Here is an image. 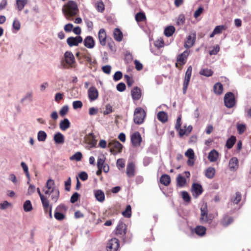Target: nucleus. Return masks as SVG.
Segmentation results:
<instances>
[{
	"label": "nucleus",
	"instance_id": "obj_28",
	"mask_svg": "<svg viewBox=\"0 0 251 251\" xmlns=\"http://www.w3.org/2000/svg\"><path fill=\"white\" fill-rule=\"evenodd\" d=\"M160 182L165 186H168L171 182V178L168 175H163L160 177Z\"/></svg>",
	"mask_w": 251,
	"mask_h": 251
},
{
	"label": "nucleus",
	"instance_id": "obj_34",
	"mask_svg": "<svg viewBox=\"0 0 251 251\" xmlns=\"http://www.w3.org/2000/svg\"><path fill=\"white\" fill-rule=\"evenodd\" d=\"M28 2L27 0H16V7L19 11H21L23 9L25 5Z\"/></svg>",
	"mask_w": 251,
	"mask_h": 251
},
{
	"label": "nucleus",
	"instance_id": "obj_61",
	"mask_svg": "<svg viewBox=\"0 0 251 251\" xmlns=\"http://www.w3.org/2000/svg\"><path fill=\"white\" fill-rule=\"evenodd\" d=\"M116 164L119 169L124 168L125 166V161L122 159H118L117 161Z\"/></svg>",
	"mask_w": 251,
	"mask_h": 251
},
{
	"label": "nucleus",
	"instance_id": "obj_27",
	"mask_svg": "<svg viewBox=\"0 0 251 251\" xmlns=\"http://www.w3.org/2000/svg\"><path fill=\"white\" fill-rule=\"evenodd\" d=\"M70 126V122L68 119H64L59 124L60 128L63 131L66 130Z\"/></svg>",
	"mask_w": 251,
	"mask_h": 251
},
{
	"label": "nucleus",
	"instance_id": "obj_43",
	"mask_svg": "<svg viewBox=\"0 0 251 251\" xmlns=\"http://www.w3.org/2000/svg\"><path fill=\"white\" fill-rule=\"evenodd\" d=\"M21 166L22 167L24 173L27 178L28 179V180H30V175L28 172V167L26 164L24 162H22L21 163Z\"/></svg>",
	"mask_w": 251,
	"mask_h": 251
},
{
	"label": "nucleus",
	"instance_id": "obj_6",
	"mask_svg": "<svg viewBox=\"0 0 251 251\" xmlns=\"http://www.w3.org/2000/svg\"><path fill=\"white\" fill-rule=\"evenodd\" d=\"M213 217L208 215V210L206 205L201 208V222L202 223H210L212 220Z\"/></svg>",
	"mask_w": 251,
	"mask_h": 251
},
{
	"label": "nucleus",
	"instance_id": "obj_37",
	"mask_svg": "<svg viewBox=\"0 0 251 251\" xmlns=\"http://www.w3.org/2000/svg\"><path fill=\"white\" fill-rule=\"evenodd\" d=\"M47 134L43 130H40L37 133V139L39 142H45L47 139Z\"/></svg>",
	"mask_w": 251,
	"mask_h": 251
},
{
	"label": "nucleus",
	"instance_id": "obj_5",
	"mask_svg": "<svg viewBox=\"0 0 251 251\" xmlns=\"http://www.w3.org/2000/svg\"><path fill=\"white\" fill-rule=\"evenodd\" d=\"M224 102L227 108H232L235 104V100L234 94L232 92H228L224 97Z\"/></svg>",
	"mask_w": 251,
	"mask_h": 251
},
{
	"label": "nucleus",
	"instance_id": "obj_13",
	"mask_svg": "<svg viewBox=\"0 0 251 251\" xmlns=\"http://www.w3.org/2000/svg\"><path fill=\"white\" fill-rule=\"evenodd\" d=\"M88 95L90 101L95 100L98 98L99 93L95 87H91L88 91Z\"/></svg>",
	"mask_w": 251,
	"mask_h": 251
},
{
	"label": "nucleus",
	"instance_id": "obj_36",
	"mask_svg": "<svg viewBox=\"0 0 251 251\" xmlns=\"http://www.w3.org/2000/svg\"><path fill=\"white\" fill-rule=\"evenodd\" d=\"M214 92L217 95L222 93L223 90V85L221 83H216L213 87Z\"/></svg>",
	"mask_w": 251,
	"mask_h": 251
},
{
	"label": "nucleus",
	"instance_id": "obj_39",
	"mask_svg": "<svg viewBox=\"0 0 251 251\" xmlns=\"http://www.w3.org/2000/svg\"><path fill=\"white\" fill-rule=\"evenodd\" d=\"M236 139L234 136H231L227 139L226 143V147L227 149H231L235 143Z\"/></svg>",
	"mask_w": 251,
	"mask_h": 251
},
{
	"label": "nucleus",
	"instance_id": "obj_19",
	"mask_svg": "<svg viewBox=\"0 0 251 251\" xmlns=\"http://www.w3.org/2000/svg\"><path fill=\"white\" fill-rule=\"evenodd\" d=\"M53 140L56 144H63L65 142L64 136L60 132H57L54 135Z\"/></svg>",
	"mask_w": 251,
	"mask_h": 251
},
{
	"label": "nucleus",
	"instance_id": "obj_58",
	"mask_svg": "<svg viewBox=\"0 0 251 251\" xmlns=\"http://www.w3.org/2000/svg\"><path fill=\"white\" fill-rule=\"evenodd\" d=\"M105 159L104 157H99L97 161V167L98 169L102 168L103 165H104Z\"/></svg>",
	"mask_w": 251,
	"mask_h": 251
},
{
	"label": "nucleus",
	"instance_id": "obj_63",
	"mask_svg": "<svg viewBox=\"0 0 251 251\" xmlns=\"http://www.w3.org/2000/svg\"><path fill=\"white\" fill-rule=\"evenodd\" d=\"M69 110V107L67 105L63 106L59 111V113L61 116H65Z\"/></svg>",
	"mask_w": 251,
	"mask_h": 251
},
{
	"label": "nucleus",
	"instance_id": "obj_40",
	"mask_svg": "<svg viewBox=\"0 0 251 251\" xmlns=\"http://www.w3.org/2000/svg\"><path fill=\"white\" fill-rule=\"evenodd\" d=\"M175 28L173 26H169L165 28L164 34L167 37L171 36L175 32Z\"/></svg>",
	"mask_w": 251,
	"mask_h": 251
},
{
	"label": "nucleus",
	"instance_id": "obj_17",
	"mask_svg": "<svg viewBox=\"0 0 251 251\" xmlns=\"http://www.w3.org/2000/svg\"><path fill=\"white\" fill-rule=\"evenodd\" d=\"M98 37L100 45L102 46H105L106 45V35L104 29L101 28L99 30Z\"/></svg>",
	"mask_w": 251,
	"mask_h": 251
},
{
	"label": "nucleus",
	"instance_id": "obj_23",
	"mask_svg": "<svg viewBox=\"0 0 251 251\" xmlns=\"http://www.w3.org/2000/svg\"><path fill=\"white\" fill-rule=\"evenodd\" d=\"M86 141L91 148L95 147L97 144V140L95 139V135L92 133H90L88 135Z\"/></svg>",
	"mask_w": 251,
	"mask_h": 251
},
{
	"label": "nucleus",
	"instance_id": "obj_4",
	"mask_svg": "<svg viewBox=\"0 0 251 251\" xmlns=\"http://www.w3.org/2000/svg\"><path fill=\"white\" fill-rule=\"evenodd\" d=\"M108 147L110 148V151L115 155L121 152L123 145L118 141H111L108 143Z\"/></svg>",
	"mask_w": 251,
	"mask_h": 251
},
{
	"label": "nucleus",
	"instance_id": "obj_26",
	"mask_svg": "<svg viewBox=\"0 0 251 251\" xmlns=\"http://www.w3.org/2000/svg\"><path fill=\"white\" fill-rule=\"evenodd\" d=\"M59 195L60 193L58 188L53 189V190H51L50 195H51L50 197L51 200L54 202H56L59 197Z\"/></svg>",
	"mask_w": 251,
	"mask_h": 251
},
{
	"label": "nucleus",
	"instance_id": "obj_47",
	"mask_svg": "<svg viewBox=\"0 0 251 251\" xmlns=\"http://www.w3.org/2000/svg\"><path fill=\"white\" fill-rule=\"evenodd\" d=\"M135 19L137 22H142L146 19V15L143 12H138L135 16Z\"/></svg>",
	"mask_w": 251,
	"mask_h": 251
},
{
	"label": "nucleus",
	"instance_id": "obj_49",
	"mask_svg": "<svg viewBox=\"0 0 251 251\" xmlns=\"http://www.w3.org/2000/svg\"><path fill=\"white\" fill-rule=\"evenodd\" d=\"M41 201L44 209H46L47 208H48V207L50 206L49 204V201L48 200V199L45 197L42 198V199H41Z\"/></svg>",
	"mask_w": 251,
	"mask_h": 251
},
{
	"label": "nucleus",
	"instance_id": "obj_57",
	"mask_svg": "<svg viewBox=\"0 0 251 251\" xmlns=\"http://www.w3.org/2000/svg\"><path fill=\"white\" fill-rule=\"evenodd\" d=\"M96 8L99 12H102L104 10V5L102 1H98L96 3Z\"/></svg>",
	"mask_w": 251,
	"mask_h": 251
},
{
	"label": "nucleus",
	"instance_id": "obj_18",
	"mask_svg": "<svg viewBox=\"0 0 251 251\" xmlns=\"http://www.w3.org/2000/svg\"><path fill=\"white\" fill-rule=\"evenodd\" d=\"M84 46L88 49H92L94 47L95 43L92 36H87L84 40Z\"/></svg>",
	"mask_w": 251,
	"mask_h": 251
},
{
	"label": "nucleus",
	"instance_id": "obj_64",
	"mask_svg": "<svg viewBox=\"0 0 251 251\" xmlns=\"http://www.w3.org/2000/svg\"><path fill=\"white\" fill-rule=\"evenodd\" d=\"M124 77L126 80L127 85L129 87L131 86L133 83V80L132 78L127 75H125Z\"/></svg>",
	"mask_w": 251,
	"mask_h": 251
},
{
	"label": "nucleus",
	"instance_id": "obj_52",
	"mask_svg": "<svg viewBox=\"0 0 251 251\" xmlns=\"http://www.w3.org/2000/svg\"><path fill=\"white\" fill-rule=\"evenodd\" d=\"M11 206L12 204L11 203L8 202L6 201H5L2 202L0 203V209L4 210L7 209L9 207H11Z\"/></svg>",
	"mask_w": 251,
	"mask_h": 251
},
{
	"label": "nucleus",
	"instance_id": "obj_59",
	"mask_svg": "<svg viewBox=\"0 0 251 251\" xmlns=\"http://www.w3.org/2000/svg\"><path fill=\"white\" fill-rule=\"evenodd\" d=\"M123 74L121 71L116 72L113 75V79L117 81L121 79L122 77Z\"/></svg>",
	"mask_w": 251,
	"mask_h": 251
},
{
	"label": "nucleus",
	"instance_id": "obj_51",
	"mask_svg": "<svg viewBox=\"0 0 251 251\" xmlns=\"http://www.w3.org/2000/svg\"><path fill=\"white\" fill-rule=\"evenodd\" d=\"M237 129L238 133L239 134H242L245 132L246 129V125L244 124H237Z\"/></svg>",
	"mask_w": 251,
	"mask_h": 251
},
{
	"label": "nucleus",
	"instance_id": "obj_50",
	"mask_svg": "<svg viewBox=\"0 0 251 251\" xmlns=\"http://www.w3.org/2000/svg\"><path fill=\"white\" fill-rule=\"evenodd\" d=\"M185 21V16L183 14H180L177 19L176 24L178 25H182L184 24Z\"/></svg>",
	"mask_w": 251,
	"mask_h": 251
},
{
	"label": "nucleus",
	"instance_id": "obj_20",
	"mask_svg": "<svg viewBox=\"0 0 251 251\" xmlns=\"http://www.w3.org/2000/svg\"><path fill=\"white\" fill-rule=\"evenodd\" d=\"M131 96L134 100H138L141 96V91L140 88L137 87H134L131 90Z\"/></svg>",
	"mask_w": 251,
	"mask_h": 251
},
{
	"label": "nucleus",
	"instance_id": "obj_56",
	"mask_svg": "<svg viewBox=\"0 0 251 251\" xmlns=\"http://www.w3.org/2000/svg\"><path fill=\"white\" fill-rule=\"evenodd\" d=\"M79 196L80 195L78 193L75 192L74 193L70 199L71 202L72 203H75L76 201H77Z\"/></svg>",
	"mask_w": 251,
	"mask_h": 251
},
{
	"label": "nucleus",
	"instance_id": "obj_11",
	"mask_svg": "<svg viewBox=\"0 0 251 251\" xmlns=\"http://www.w3.org/2000/svg\"><path fill=\"white\" fill-rule=\"evenodd\" d=\"M131 141L134 146H139L142 141V138L139 132H136L132 134L131 135Z\"/></svg>",
	"mask_w": 251,
	"mask_h": 251
},
{
	"label": "nucleus",
	"instance_id": "obj_16",
	"mask_svg": "<svg viewBox=\"0 0 251 251\" xmlns=\"http://www.w3.org/2000/svg\"><path fill=\"white\" fill-rule=\"evenodd\" d=\"M116 233L121 235H125L126 233V225L121 221L119 222L117 226Z\"/></svg>",
	"mask_w": 251,
	"mask_h": 251
},
{
	"label": "nucleus",
	"instance_id": "obj_60",
	"mask_svg": "<svg viewBox=\"0 0 251 251\" xmlns=\"http://www.w3.org/2000/svg\"><path fill=\"white\" fill-rule=\"evenodd\" d=\"M12 26L16 30H19L21 27V25L19 20L17 19H15L13 22Z\"/></svg>",
	"mask_w": 251,
	"mask_h": 251
},
{
	"label": "nucleus",
	"instance_id": "obj_45",
	"mask_svg": "<svg viewBox=\"0 0 251 251\" xmlns=\"http://www.w3.org/2000/svg\"><path fill=\"white\" fill-rule=\"evenodd\" d=\"M82 157V153L78 151L75 152L73 155L71 156L70 157V159L71 160H76L77 161H79L81 160Z\"/></svg>",
	"mask_w": 251,
	"mask_h": 251
},
{
	"label": "nucleus",
	"instance_id": "obj_33",
	"mask_svg": "<svg viewBox=\"0 0 251 251\" xmlns=\"http://www.w3.org/2000/svg\"><path fill=\"white\" fill-rule=\"evenodd\" d=\"M184 128H186L185 131H183V129H180L179 131V135L180 137H182L183 135H188L192 130V126H189L187 127L186 126H184Z\"/></svg>",
	"mask_w": 251,
	"mask_h": 251
},
{
	"label": "nucleus",
	"instance_id": "obj_54",
	"mask_svg": "<svg viewBox=\"0 0 251 251\" xmlns=\"http://www.w3.org/2000/svg\"><path fill=\"white\" fill-rule=\"evenodd\" d=\"M185 155L189 159H194V152L192 149H189L187 150V151L185 152Z\"/></svg>",
	"mask_w": 251,
	"mask_h": 251
},
{
	"label": "nucleus",
	"instance_id": "obj_41",
	"mask_svg": "<svg viewBox=\"0 0 251 251\" xmlns=\"http://www.w3.org/2000/svg\"><path fill=\"white\" fill-rule=\"evenodd\" d=\"M24 210L25 212H30L32 210V205L29 200H26L23 205Z\"/></svg>",
	"mask_w": 251,
	"mask_h": 251
},
{
	"label": "nucleus",
	"instance_id": "obj_15",
	"mask_svg": "<svg viewBox=\"0 0 251 251\" xmlns=\"http://www.w3.org/2000/svg\"><path fill=\"white\" fill-rule=\"evenodd\" d=\"M126 173L128 177H132L135 175V165L133 162L128 163Z\"/></svg>",
	"mask_w": 251,
	"mask_h": 251
},
{
	"label": "nucleus",
	"instance_id": "obj_25",
	"mask_svg": "<svg viewBox=\"0 0 251 251\" xmlns=\"http://www.w3.org/2000/svg\"><path fill=\"white\" fill-rule=\"evenodd\" d=\"M233 221V218L227 215H225L221 221V224L225 227L228 226Z\"/></svg>",
	"mask_w": 251,
	"mask_h": 251
},
{
	"label": "nucleus",
	"instance_id": "obj_10",
	"mask_svg": "<svg viewBox=\"0 0 251 251\" xmlns=\"http://www.w3.org/2000/svg\"><path fill=\"white\" fill-rule=\"evenodd\" d=\"M120 246L119 241L117 238H112L108 244V251H117Z\"/></svg>",
	"mask_w": 251,
	"mask_h": 251
},
{
	"label": "nucleus",
	"instance_id": "obj_62",
	"mask_svg": "<svg viewBox=\"0 0 251 251\" xmlns=\"http://www.w3.org/2000/svg\"><path fill=\"white\" fill-rule=\"evenodd\" d=\"M225 26L224 25H218L215 27L213 31L216 34H220L222 32V30L225 29Z\"/></svg>",
	"mask_w": 251,
	"mask_h": 251
},
{
	"label": "nucleus",
	"instance_id": "obj_42",
	"mask_svg": "<svg viewBox=\"0 0 251 251\" xmlns=\"http://www.w3.org/2000/svg\"><path fill=\"white\" fill-rule=\"evenodd\" d=\"M200 74L203 76L209 77L211 76L213 72L211 69H202L200 71Z\"/></svg>",
	"mask_w": 251,
	"mask_h": 251
},
{
	"label": "nucleus",
	"instance_id": "obj_30",
	"mask_svg": "<svg viewBox=\"0 0 251 251\" xmlns=\"http://www.w3.org/2000/svg\"><path fill=\"white\" fill-rule=\"evenodd\" d=\"M113 35L114 39L118 41H121L123 39V33L118 28L114 29L113 31Z\"/></svg>",
	"mask_w": 251,
	"mask_h": 251
},
{
	"label": "nucleus",
	"instance_id": "obj_21",
	"mask_svg": "<svg viewBox=\"0 0 251 251\" xmlns=\"http://www.w3.org/2000/svg\"><path fill=\"white\" fill-rule=\"evenodd\" d=\"M94 195L97 200L100 202H103L105 200L104 193L101 190L94 191Z\"/></svg>",
	"mask_w": 251,
	"mask_h": 251
},
{
	"label": "nucleus",
	"instance_id": "obj_44",
	"mask_svg": "<svg viewBox=\"0 0 251 251\" xmlns=\"http://www.w3.org/2000/svg\"><path fill=\"white\" fill-rule=\"evenodd\" d=\"M241 194L239 192L236 193V196L233 197L231 199V202L233 204H238L241 201Z\"/></svg>",
	"mask_w": 251,
	"mask_h": 251
},
{
	"label": "nucleus",
	"instance_id": "obj_29",
	"mask_svg": "<svg viewBox=\"0 0 251 251\" xmlns=\"http://www.w3.org/2000/svg\"><path fill=\"white\" fill-rule=\"evenodd\" d=\"M195 232L200 236H203L205 235L206 229L203 226H198L195 228Z\"/></svg>",
	"mask_w": 251,
	"mask_h": 251
},
{
	"label": "nucleus",
	"instance_id": "obj_55",
	"mask_svg": "<svg viewBox=\"0 0 251 251\" xmlns=\"http://www.w3.org/2000/svg\"><path fill=\"white\" fill-rule=\"evenodd\" d=\"M83 106L82 102L80 100L74 101L73 102V107L75 109L81 108Z\"/></svg>",
	"mask_w": 251,
	"mask_h": 251
},
{
	"label": "nucleus",
	"instance_id": "obj_7",
	"mask_svg": "<svg viewBox=\"0 0 251 251\" xmlns=\"http://www.w3.org/2000/svg\"><path fill=\"white\" fill-rule=\"evenodd\" d=\"M192 72V67L190 66L188 67L185 75V78L183 84V93L185 94L186 92Z\"/></svg>",
	"mask_w": 251,
	"mask_h": 251
},
{
	"label": "nucleus",
	"instance_id": "obj_24",
	"mask_svg": "<svg viewBox=\"0 0 251 251\" xmlns=\"http://www.w3.org/2000/svg\"><path fill=\"white\" fill-rule=\"evenodd\" d=\"M238 167V160L237 158L234 157L231 158L229 162V167L231 170H236Z\"/></svg>",
	"mask_w": 251,
	"mask_h": 251
},
{
	"label": "nucleus",
	"instance_id": "obj_53",
	"mask_svg": "<svg viewBox=\"0 0 251 251\" xmlns=\"http://www.w3.org/2000/svg\"><path fill=\"white\" fill-rule=\"evenodd\" d=\"M54 216L56 220L59 221H61L65 218V215L59 212V211L55 210Z\"/></svg>",
	"mask_w": 251,
	"mask_h": 251
},
{
	"label": "nucleus",
	"instance_id": "obj_9",
	"mask_svg": "<svg viewBox=\"0 0 251 251\" xmlns=\"http://www.w3.org/2000/svg\"><path fill=\"white\" fill-rule=\"evenodd\" d=\"M82 38L80 36L75 37H70L67 40V43L70 47L77 46L82 42Z\"/></svg>",
	"mask_w": 251,
	"mask_h": 251
},
{
	"label": "nucleus",
	"instance_id": "obj_46",
	"mask_svg": "<svg viewBox=\"0 0 251 251\" xmlns=\"http://www.w3.org/2000/svg\"><path fill=\"white\" fill-rule=\"evenodd\" d=\"M122 214L125 217H130L131 214V207L130 205H128L126 206L125 210L123 211Z\"/></svg>",
	"mask_w": 251,
	"mask_h": 251
},
{
	"label": "nucleus",
	"instance_id": "obj_22",
	"mask_svg": "<svg viewBox=\"0 0 251 251\" xmlns=\"http://www.w3.org/2000/svg\"><path fill=\"white\" fill-rule=\"evenodd\" d=\"M219 157V153L215 150H212L210 151L208 155V159L210 162H215Z\"/></svg>",
	"mask_w": 251,
	"mask_h": 251
},
{
	"label": "nucleus",
	"instance_id": "obj_1",
	"mask_svg": "<svg viewBox=\"0 0 251 251\" xmlns=\"http://www.w3.org/2000/svg\"><path fill=\"white\" fill-rule=\"evenodd\" d=\"M62 12L66 18L70 20L71 17L77 15L78 12V8L76 3L73 0H69L62 7Z\"/></svg>",
	"mask_w": 251,
	"mask_h": 251
},
{
	"label": "nucleus",
	"instance_id": "obj_12",
	"mask_svg": "<svg viewBox=\"0 0 251 251\" xmlns=\"http://www.w3.org/2000/svg\"><path fill=\"white\" fill-rule=\"evenodd\" d=\"M189 53L190 51L189 50H186L182 53L178 55L177 57V63L181 65L185 64L186 62V59L189 55Z\"/></svg>",
	"mask_w": 251,
	"mask_h": 251
},
{
	"label": "nucleus",
	"instance_id": "obj_35",
	"mask_svg": "<svg viewBox=\"0 0 251 251\" xmlns=\"http://www.w3.org/2000/svg\"><path fill=\"white\" fill-rule=\"evenodd\" d=\"M215 174V170L213 167H209L208 168L205 172V175L206 177L211 179L212 178Z\"/></svg>",
	"mask_w": 251,
	"mask_h": 251
},
{
	"label": "nucleus",
	"instance_id": "obj_48",
	"mask_svg": "<svg viewBox=\"0 0 251 251\" xmlns=\"http://www.w3.org/2000/svg\"><path fill=\"white\" fill-rule=\"evenodd\" d=\"M33 94L32 92H27L25 95L21 100V102H23L26 100H28L29 101H32Z\"/></svg>",
	"mask_w": 251,
	"mask_h": 251
},
{
	"label": "nucleus",
	"instance_id": "obj_32",
	"mask_svg": "<svg viewBox=\"0 0 251 251\" xmlns=\"http://www.w3.org/2000/svg\"><path fill=\"white\" fill-rule=\"evenodd\" d=\"M195 37L192 38L191 35H189L187 40L184 44V47L186 48H189L192 47L195 43Z\"/></svg>",
	"mask_w": 251,
	"mask_h": 251
},
{
	"label": "nucleus",
	"instance_id": "obj_31",
	"mask_svg": "<svg viewBox=\"0 0 251 251\" xmlns=\"http://www.w3.org/2000/svg\"><path fill=\"white\" fill-rule=\"evenodd\" d=\"M157 117L158 120L163 123L166 122L168 120L167 114L164 111L159 112Z\"/></svg>",
	"mask_w": 251,
	"mask_h": 251
},
{
	"label": "nucleus",
	"instance_id": "obj_38",
	"mask_svg": "<svg viewBox=\"0 0 251 251\" xmlns=\"http://www.w3.org/2000/svg\"><path fill=\"white\" fill-rule=\"evenodd\" d=\"M186 182L185 178L180 175H179L176 178V182L177 186L179 187H183L185 186Z\"/></svg>",
	"mask_w": 251,
	"mask_h": 251
},
{
	"label": "nucleus",
	"instance_id": "obj_8",
	"mask_svg": "<svg viewBox=\"0 0 251 251\" xmlns=\"http://www.w3.org/2000/svg\"><path fill=\"white\" fill-rule=\"evenodd\" d=\"M54 181L52 179H49L46 182L45 187L43 188V191L46 195H50L51 190L53 189H56L55 187Z\"/></svg>",
	"mask_w": 251,
	"mask_h": 251
},
{
	"label": "nucleus",
	"instance_id": "obj_3",
	"mask_svg": "<svg viewBox=\"0 0 251 251\" xmlns=\"http://www.w3.org/2000/svg\"><path fill=\"white\" fill-rule=\"evenodd\" d=\"M146 116V112L144 110L141 108H136L134 113V122L135 124L140 125L144 121Z\"/></svg>",
	"mask_w": 251,
	"mask_h": 251
},
{
	"label": "nucleus",
	"instance_id": "obj_2",
	"mask_svg": "<svg viewBox=\"0 0 251 251\" xmlns=\"http://www.w3.org/2000/svg\"><path fill=\"white\" fill-rule=\"evenodd\" d=\"M75 58L73 53L70 51H67L61 60V68L64 69L73 68L75 67Z\"/></svg>",
	"mask_w": 251,
	"mask_h": 251
},
{
	"label": "nucleus",
	"instance_id": "obj_14",
	"mask_svg": "<svg viewBox=\"0 0 251 251\" xmlns=\"http://www.w3.org/2000/svg\"><path fill=\"white\" fill-rule=\"evenodd\" d=\"M192 192L195 197H198L202 193L201 185L198 183H194L192 185Z\"/></svg>",
	"mask_w": 251,
	"mask_h": 251
}]
</instances>
